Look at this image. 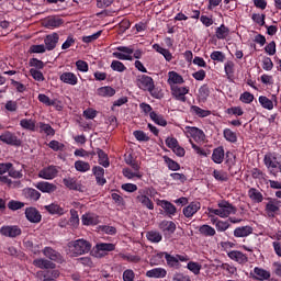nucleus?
Here are the masks:
<instances>
[{"instance_id": "nucleus-54", "label": "nucleus", "mask_w": 281, "mask_h": 281, "mask_svg": "<svg viewBox=\"0 0 281 281\" xmlns=\"http://www.w3.org/2000/svg\"><path fill=\"white\" fill-rule=\"evenodd\" d=\"M40 133H45L47 136H54L55 130L48 123H38Z\"/></svg>"}, {"instance_id": "nucleus-34", "label": "nucleus", "mask_w": 281, "mask_h": 281, "mask_svg": "<svg viewBox=\"0 0 281 281\" xmlns=\"http://www.w3.org/2000/svg\"><path fill=\"white\" fill-rule=\"evenodd\" d=\"M123 177L127 178L128 180H132L134 178L142 179L144 177V173L139 169H130V167H125L123 169Z\"/></svg>"}, {"instance_id": "nucleus-53", "label": "nucleus", "mask_w": 281, "mask_h": 281, "mask_svg": "<svg viewBox=\"0 0 281 281\" xmlns=\"http://www.w3.org/2000/svg\"><path fill=\"white\" fill-rule=\"evenodd\" d=\"M251 21L254 23H256L257 25H259L260 27L266 26V14L262 13H252L251 14Z\"/></svg>"}, {"instance_id": "nucleus-50", "label": "nucleus", "mask_w": 281, "mask_h": 281, "mask_svg": "<svg viewBox=\"0 0 281 281\" xmlns=\"http://www.w3.org/2000/svg\"><path fill=\"white\" fill-rule=\"evenodd\" d=\"M146 237H147V240L154 244H159L162 240V235L157 231L147 232Z\"/></svg>"}, {"instance_id": "nucleus-19", "label": "nucleus", "mask_w": 281, "mask_h": 281, "mask_svg": "<svg viewBox=\"0 0 281 281\" xmlns=\"http://www.w3.org/2000/svg\"><path fill=\"white\" fill-rule=\"evenodd\" d=\"M227 257L238 265H245L248 262V256L238 250L227 252Z\"/></svg>"}, {"instance_id": "nucleus-23", "label": "nucleus", "mask_w": 281, "mask_h": 281, "mask_svg": "<svg viewBox=\"0 0 281 281\" xmlns=\"http://www.w3.org/2000/svg\"><path fill=\"white\" fill-rule=\"evenodd\" d=\"M35 188L37 190H40L41 192L48 193V194H52V193L56 192V190H57L56 184H53V182H45V181L37 182L35 184Z\"/></svg>"}, {"instance_id": "nucleus-48", "label": "nucleus", "mask_w": 281, "mask_h": 281, "mask_svg": "<svg viewBox=\"0 0 281 281\" xmlns=\"http://www.w3.org/2000/svg\"><path fill=\"white\" fill-rule=\"evenodd\" d=\"M63 183L69 190L78 191L80 189V184H78L77 178H64Z\"/></svg>"}, {"instance_id": "nucleus-47", "label": "nucleus", "mask_w": 281, "mask_h": 281, "mask_svg": "<svg viewBox=\"0 0 281 281\" xmlns=\"http://www.w3.org/2000/svg\"><path fill=\"white\" fill-rule=\"evenodd\" d=\"M38 101L46 106H56L57 99H50L45 93H40L37 97Z\"/></svg>"}, {"instance_id": "nucleus-20", "label": "nucleus", "mask_w": 281, "mask_h": 281, "mask_svg": "<svg viewBox=\"0 0 281 281\" xmlns=\"http://www.w3.org/2000/svg\"><path fill=\"white\" fill-rule=\"evenodd\" d=\"M25 216L29 222L34 224H38L42 221V215L35 207H27L25 210Z\"/></svg>"}, {"instance_id": "nucleus-62", "label": "nucleus", "mask_w": 281, "mask_h": 281, "mask_svg": "<svg viewBox=\"0 0 281 281\" xmlns=\"http://www.w3.org/2000/svg\"><path fill=\"white\" fill-rule=\"evenodd\" d=\"M60 276V272L58 270H52V271H45L43 277H44V280H54V279H57L59 278Z\"/></svg>"}, {"instance_id": "nucleus-17", "label": "nucleus", "mask_w": 281, "mask_h": 281, "mask_svg": "<svg viewBox=\"0 0 281 281\" xmlns=\"http://www.w3.org/2000/svg\"><path fill=\"white\" fill-rule=\"evenodd\" d=\"M186 128H187V134H189L195 143H202L205 140V134L203 130H199V127H186Z\"/></svg>"}, {"instance_id": "nucleus-1", "label": "nucleus", "mask_w": 281, "mask_h": 281, "mask_svg": "<svg viewBox=\"0 0 281 281\" xmlns=\"http://www.w3.org/2000/svg\"><path fill=\"white\" fill-rule=\"evenodd\" d=\"M117 52H113V57L119 60L133 61V59L139 60L144 56L145 52L143 48H134L133 45L130 46H117Z\"/></svg>"}, {"instance_id": "nucleus-8", "label": "nucleus", "mask_w": 281, "mask_h": 281, "mask_svg": "<svg viewBox=\"0 0 281 281\" xmlns=\"http://www.w3.org/2000/svg\"><path fill=\"white\" fill-rule=\"evenodd\" d=\"M155 85V80L151 76L148 75H138L136 76V87L143 91L150 90Z\"/></svg>"}, {"instance_id": "nucleus-49", "label": "nucleus", "mask_w": 281, "mask_h": 281, "mask_svg": "<svg viewBox=\"0 0 281 281\" xmlns=\"http://www.w3.org/2000/svg\"><path fill=\"white\" fill-rule=\"evenodd\" d=\"M97 154L99 156V164L104 168L110 167V160L108 154L103 149H97Z\"/></svg>"}, {"instance_id": "nucleus-10", "label": "nucleus", "mask_w": 281, "mask_h": 281, "mask_svg": "<svg viewBox=\"0 0 281 281\" xmlns=\"http://www.w3.org/2000/svg\"><path fill=\"white\" fill-rule=\"evenodd\" d=\"M0 140L7 145L15 147H20L22 144V140H20V138H18V136L13 134V132L9 131L3 132V134L0 135Z\"/></svg>"}, {"instance_id": "nucleus-60", "label": "nucleus", "mask_w": 281, "mask_h": 281, "mask_svg": "<svg viewBox=\"0 0 281 281\" xmlns=\"http://www.w3.org/2000/svg\"><path fill=\"white\" fill-rule=\"evenodd\" d=\"M70 220H69V224L74 227L77 228L80 224V220H79V215L78 212L76 210H71L70 211Z\"/></svg>"}, {"instance_id": "nucleus-15", "label": "nucleus", "mask_w": 281, "mask_h": 281, "mask_svg": "<svg viewBox=\"0 0 281 281\" xmlns=\"http://www.w3.org/2000/svg\"><path fill=\"white\" fill-rule=\"evenodd\" d=\"M258 102L263 109L271 111L274 108L273 102L278 103V97L277 94H271V99H269L267 95H259Z\"/></svg>"}, {"instance_id": "nucleus-22", "label": "nucleus", "mask_w": 281, "mask_h": 281, "mask_svg": "<svg viewBox=\"0 0 281 281\" xmlns=\"http://www.w3.org/2000/svg\"><path fill=\"white\" fill-rule=\"evenodd\" d=\"M158 228L161 229L165 235H172L177 231V225L170 221H162L158 224Z\"/></svg>"}, {"instance_id": "nucleus-41", "label": "nucleus", "mask_w": 281, "mask_h": 281, "mask_svg": "<svg viewBox=\"0 0 281 281\" xmlns=\"http://www.w3.org/2000/svg\"><path fill=\"white\" fill-rule=\"evenodd\" d=\"M149 119H151V121L155 122L158 126L166 127L168 124V121H166V119L161 114H158L156 111H151L149 113Z\"/></svg>"}, {"instance_id": "nucleus-43", "label": "nucleus", "mask_w": 281, "mask_h": 281, "mask_svg": "<svg viewBox=\"0 0 281 281\" xmlns=\"http://www.w3.org/2000/svg\"><path fill=\"white\" fill-rule=\"evenodd\" d=\"M224 72L228 80H232L235 75V63L233 60H227L224 64Z\"/></svg>"}, {"instance_id": "nucleus-18", "label": "nucleus", "mask_w": 281, "mask_h": 281, "mask_svg": "<svg viewBox=\"0 0 281 281\" xmlns=\"http://www.w3.org/2000/svg\"><path fill=\"white\" fill-rule=\"evenodd\" d=\"M200 210V202H191L187 207L182 209V214H184L187 218H192Z\"/></svg>"}, {"instance_id": "nucleus-29", "label": "nucleus", "mask_w": 281, "mask_h": 281, "mask_svg": "<svg viewBox=\"0 0 281 281\" xmlns=\"http://www.w3.org/2000/svg\"><path fill=\"white\" fill-rule=\"evenodd\" d=\"M254 233V228L251 226H241L234 229L233 235L236 238L248 237Z\"/></svg>"}, {"instance_id": "nucleus-55", "label": "nucleus", "mask_w": 281, "mask_h": 281, "mask_svg": "<svg viewBox=\"0 0 281 281\" xmlns=\"http://www.w3.org/2000/svg\"><path fill=\"white\" fill-rule=\"evenodd\" d=\"M210 58L213 61L224 63L226 60V55L222 50H213L210 54Z\"/></svg>"}, {"instance_id": "nucleus-51", "label": "nucleus", "mask_w": 281, "mask_h": 281, "mask_svg": "<svg viewBox=\"0 0 281 281\" xmlns=\"http://www.w3.org/2000/svg\"><path fill=\"white\" fill-rule=\"evenodd\" d=\"M75 168L78 172H88L91 169L90 162H85V160H76Z\"/></svg>"}, {"instance_id": "nucleus-7", "label": "nucleus", "mask_w": 281, "mask_h": 281, "mask_svg": "<svg viewBox=\"0 0 281 281\" xmlns=\"http://www.w3.org/2000/svg\"><path fill=\"white\" fill-rule=\"evenodd\" d=\"M148 189L138 190V195H136V203H140L143 207L153 211L155 209L154 202L148 198Z\"/></svg>"}, {"instance_id": "nucleus-21", "label": "nucleus", "mask_w": 281, "mask_h": 281, "mask_svg": "<svg viewBox=\"0 0 281 281\" xmlns=\"http://www.w3.org/2000/svg\"><path fill=\"white\" fill-rule=\"evenodd\" d=\"M59 42V35L58 33L48 34L45 38V48L48 52H52L56 48L57 44Z\"/></svg>"}, {"instance_id": "nucleus-37", "label": "nucleus", "mask_w": 281, "mask_h": 281, "mask_svg": "<svg viewBox=\"0 0 281 281\" xmlns=\"http://www.w3.org/2000/svg\"><path fill=\"white\" fill-rule=\"evenodd\" d=\"M151 48H154L156 53L162 55V57H165V60L169 63L172 60V54L168 48L160 46L158 43L151 45Z\"/></svg>"}, {"instance_id": "nucleus-3", "label": "nucleus", "mask_w": 281, "mask_h": 281, "mask_svg": "<svg viewBox=\"0 0 281 281\" xmlns=\"http://www.w3.org/2000/svg\"><path fill=\"white\" fill-rule=\"evenodd\" d=\"M69 251L74 257H79L91 251L92 245L86 239L72 240L68 244Z\"/></svg>"}, {"instance_id": "nucleus-5", "label": "nucleus", "mask_w": 281, "mask_h": 281, "mask_svg": "<svg viewBox=\"0 0 281 281\" xmlns=\"http://www.w3.org/2000/svg\"><path fill=\"white\" fill-rule=\"evenodd\" d=\"M116 246L114 244L100 243L94 246L91 254L93 257L101 259L104 258L108 252L114 251Z\"/></svg>"}, {"instance_id": "nucleus-9", "label": "nucleus", "mask_w": 281, "mask_h": 281, "mask_svg": "<svg viewBox=\"0 0 281 281\" xmlns=\"http://www.w3.org/2000/svg\"><path fill=\"white\" fill-rule=\"evenodd\" d=\"M189 87L171 86V95L176 98V101L187 102V94H189Z\"/></svg>"}, {"instance_id": "nucleus-32", "label": "nucleus", "mask_w": 281, "mask_h": 281, "mask_svg": "<svg viewBox=\"0 0 281 281\" xmlns=\"http://www.w3.org/2000/svg\"><path fill=\"white\" fill-rule=\"evenodd\" d=\"M92 172L95 177L97 183L103 187L106 183V178H104L105 169H103V167H93Z\"/></svg>"}, {"instance_id": "nucleus-58", "label": "nucleus", "mask_w": 281, "mask_h": 281, "mask_svg": "<svg viewBox=\"0 0 281 281\" xmlns=\"http://www.w3.org/2000/svg\"><path fill=\"white\" fill-rule=\"evenodd\" d=\"M125 164H127V166L132 167V170H140V165H139L138 160H135V158H133L132 154H130L128 156L125 157Z\"/></svg>"}, {"instance_id": "nucleus-57", "label": "nucleus", "mask_w": 281, "mask_h": 281, "mask_svg": "<svg viewBox=\"0 0 281 281\" xmlns=\"http://www.w3.org/2000/svg\"><path fill=\"white\" fill-rule=\"evenodd\" d=\"M165 164H167V168L171 171H178L181 169V165L179 162H176V160H172V158H169L168 156H165Z\"/></svg>"}, {"instance_id": "nucleus-36", "label": "nucleus", "mask_w": 281, "mask_h": 281, "mask_svg": "<svg viewBox=\"0 0 281 281\" xmlns=\"http://www.w3.org/2000/svg\"><path fill=\"white\" fill-rule=\"evenodd\" d=\"M247 195L254 203L257 204L262 203L265 200L263 194L255 188H250L247 192Z\"/></svg>"}, {"instance_id": "nucleus-56", "label": "nucleus", "mask_w": 281, "mask_h": 281, "mask_svg": "<svg viewBox=\"0 0 281 281\" xmlns=\"http://www.w3.org/2000/svg\"><path fill=\"white\" fill-rule=\"evenodd\" d=\"M111 69L116 72H124L127 70V67L121 60L114 59L111 63Z\"/></svg>"}, {"instance_id": "nucleus-64", "label": "nucleus", "mask_w": 281, "mask_h": 281, "mask_svg": "<svg viewBox=\"0 0 281 281\" xmlns=\"http://www.w3.org/2000/svg\"><path fill=\"white\" fill-rule=\"evenodd\" d=\"M123 281H135V272L131 269L123 271Z\"/></svg>"}, {"instance_id": "nucleus-16", "label": "nucleus", "mask_w": 281, "mask_h": 281, "mask_svg": "<svg viewBox=\"0 0 281 281\" xmlns=\"http://www.w3.org/2000/svg\"><path fill=\"white\" fill-rule=\"evenodd\" d=\"M65 23L64 19L59 16H48L44 20V26L48 30L60 27Z\"/></svg>"}, {"instance_id": "nucleus-40", "label": "nucleus", "mask_w": 281, "mask_h": 281, "mask_svg": "<svg viewBox=\"0 0 281 281\" xmlns=\"http://www.w3.org/2000/svg\"><path fill=\"white\" fill-rule=\"evenodd\" d=\"M116 93V90L111 86H103L98 89V94L103 98H112Z\"/></svg>"}, {"instance_id": "nucleus-35", "label": "nucleus", "mask_w": 281, "mask_h": 281, "mask_svg": "<svg viewBox=\"0 0 281 281\" xmlns=\"http://www.w3.org/2000/svg\"><path fill=\"white\" fill-rule=\"evenodd\" d=\"M145 276H147V278H151V279H164L167 277V271L164 268H155V269L147 271V273H145Z\"/></svg>"}, {"instance_id": "nucleus-44", "label": "nucleus", "mask_w": 281, "mask_h": 281, "mask_svg": "<svg viewBox=\"0 0 281 281\" xmlns=\"http://www.w3.org/2000/svg\"><path fill=\"white\" fill-rule=\"evenodd\" d=\"M211 222L220 233L226 232L231 227L228 222L218 221L217 218H211Z\"/></svg>"}, {"instance_id": "nucleus-28", "label": "nucleus", "mask_w": 281, "mask_h": 281, "mask_svg": "<svg viewBox=\"0 0 281 281\" xmlns=\"http://www.w3.org/2000/svg\"><path fill=\"white\" fill-rule=\"evenodd\" d=\"M44 209L50 214V215H58L63 216L66 214L65 207L60 206L58 203H52L50 205L44 206Z\"/></svg>"}, {"instance_id": "nucleus-25", "label": "nucleus", "mask_w": 281, "mask_h": 281, "mask_svg": "<svg viewBox=\"0 0 281 281\" xmlns=\"http://www.w3.org/2000/svg\"><path fill=\"white\" fill-rule=\"evenodd\" d=\"M211 159L216 165L223 164V161L225 159V149H224V147H215V149H213V151H212Z\"/></svg>"}, {"instance_id": "nucleus-26", "label": "nucleus", "mask_w": 281, "mask_h": 281, "mask_svg": "<svg viewBox=\"0 0 281 281\" xmlns=\"http://www.w3.org/2000/svg\"><path fill=\"white\" fill-rule=\"evenodd\" d=\"M60 81H63L66 85L77 86L78 77L75 72L65 71L60 75Z\"/></svg>"}, {"instance_id": "nucleus-45", "label": "nucleus", "mask_w": 281, "mask_h": 281, "mask_svg": "<svg viewBox=\"0 0 281 281\" xmlns=\"http://www.w3.org/2000/svg\"><path fill=\"white\" fill-rule=\"evenodd\" d=\"M199 234H201L204 237H214L216 235L215 228L209 226V225H202L198 229Z\"/></svg>"}, {"instance_id": "nucleus-39", "label": "nucleus", "mask_w": 281, "mask_h": 281, "mask_svg": "<svg viewBox=\"0 0 281 281\" xmlns=\"http://www.w3.org/2000/svg\"><path fill=\"white\" fill-rule=\"evenodd\" d=\"M33 265L36 267V268H40V269H55L56 268V265L49 260H46V259H35L33 261Z\"/></svg>"}, {"instance_id": "nucleus-42", "label": "nucleus", "mask_w": 281, "mask_h": 281, "mask_svg": "<svg viewBox=\"0 0 281 281\" xmlns=\"http://www.w3.org/2000/svg\"><path fill=\"white\" fill-rule=\"evenodd\" d=\"M223 137L226 142H228L231 144H235L238 140V136H237L236 132H233V130H229V127H225L223 130Z\"/></svg>"}, {"instance_id": "nucleus-27", "label": "nucleus", "mask_w": 281, "mask_h": 281, "mask_svg": "<svg viewBox=\"0 0 281 281\" xmlns=\"http://www.w3.org/2000/svg\"><path fill=\"white\" fill-rule=\"evenodd\" d=\"M167 82H169V85L172 88V87H178L177 85H183L184 79L179 72L171 70L169 71V79H167Z\"/></svg>"}, {"instance_id": "nucleus-24", "label": "nucleus", "mask_w": 281, "mask_h": 281, "mask_svg": "<svg viewBox=\"0 0 281 281\" xmlns=\"http://www.w3.org/2000/svg\"><path fill=\"white\" fill-rule=\"evenodd\" d=\"M160 207L165 210V215H167L169 218H172L177 214V207L169 201H160Z\"/></svg>"}, {"instance_id": "nucleus-59", "label": "nucleus", "mask_w": 281, "mask_h": 281, "mask_svg": "<svg viewBox=\"0 0 281 281\" xmlns=\"http://www.w3.org/2000/svg\"><path fill=\"white\" fill-rule=\"evenodd\" d=\"M212 176L217 181H228V175L226 171H218L217 169H214Z\"/></svg>"}, {"instance_id": "nucleus-2", "label": "nucleus", "mask_w": 281, "mask_h": 281, "mask_svg": "<svg viewBox=\"0 0 281 281\" xmlns=\"http://www.w3.org/2000/svg\"><path fill=\"white\" fill-rule=\"evenodd\" d=\"M263 165L274 178H277L278 173L281 172V160L279 158V154H276V151L265 154Z\"/></svg>"}, {"instance_id": "nucleus-61", "label": "nucleus", "mask_w": 281, "mask_h": 281, "mask_svg": "<svg viewBox=\"0 0 281 281\" xmlns=\"http://www.w3.org/2000/svg\"><path fill=\"white\" fill-rule=\"evenodd\" d=\"M134 137L138 142H145L146 143V142L150 140L149 136H147V134L145 132H143L142 130H136L134 132Z\"/></svg>"}, {"instance_id": "nucleus-12", "label": "nucleus", "mask_w": 281, "mask_h": 281, "mask_svg": "<svg viewBox=\"0 0 281 281\" xmlns=\"http://www.w3.org/2000/svg\"><path fill=\"white\" fill-rule=\"evenodd\" d=\"M0 234L4 237L16 238L22 235V229L16 225L2 226L0 228Z\"/></svg>"}, {"instance_id": "nucleus-6", "label": "nucleus", "mask_w": 281, "mask_h": 281, "mask_svg": "<svg viewBox=\"0 0 281 281\" xmlns=\"http://www.w3.org/2000/svg\"><path fill=\"white\" fill-rule=\"evenodd\" d=\"M162 256H165V260H167V266H169V268L179 269L180 261H182V262L187 261V258L184 256H180V255L171 256L168 252H162V254L156 255V257H158V259H161Z\"/></svg>"}, {"instance_id": "nucleus-4", "label": "nucleus", "mask_w": 281, "mask_h": 281, "mask_svg": "<svg viewBox=\"0 0 281 281\" xmlns=\"http://www.w3.org/2000/svg\"><path fill=\"white\" fill-rule=\"evenodd\" d=\"M218 209H209V214H214L216 216H220L221 218H226L231 214H236L237 209L232 205L228 201H220L217 202Z\"/></svg>"}, {"instance_id": "nucleus-13", "label": "nucleus", "mask_w": 281, "mask_h": 281, "mask_svg": "<svg viewBox=\"0 0 281 281\" xmlns=\"http://www.w3.org/2000/svg\"><path fill=\"white\" fill-rule=\"evenodd\" d=\"M250 278L257 281H268L271 279V273L262 268L255 267L250 272Z\"/></svg>"}, {"instance_id": "nucleus-38", "label": "nucleus", "mask_w": 281, "mask_h": 281, "mask_svg": "<svg viewBox=\"0 0 281 281\" xmlns=\"http://www.w3.org/2000/svg\"><path fill=\"white\" fill-rule=\"evenodd\" d=\"M23 195L25 199L30 200V201H34V202H37L42 194L36 191L35 189H32V188H26L23 190Z\"/></svg>"}, {"instance_id": "nucleus-63", "label": "nucleus", "mask_w": 281, "mask_h": 281, "mask_svg": "<svg viewBox=\"0 0 281 281\" xmlns=\"http://www.w3.org/2000/svg\"><path fill=\"white\" fill-rule=\"evenodd\" d=\"M25 206V204L23 202H20V201H10L9 204H8V207L11 210V211H18V210H21Z\"/></svg>"}, {"instance_id": "nucleus-46", "label": "nucleus", "mask_w": 281, "mask_h": 281, "mask_svg": "<svg viewBox=\"0 0 281 281\" xmlns=\"http://www.w3.org/2000/svg\"><path fill=\"white\" fill-rule=\"evenodd\" d=\"M191 112L194 113L198 117H207L211 115L210 110L200 108L199 105H191Z\"/></svg>"}, {"instance_id": "nucleus-11", "label": "nucleus", "mask_w": 281, "mask_h": 281, "mask_svg": "<svg viewBox=\"0 0 281 281\" xmlns=\"http://www.w3.org/2000/svg\"><path fill=\"white\" fill-rule=\"evenodd\" d=\"M268 203L265 206V212L268 216L273 217L280 211V201L272 198L266 199Z\"/></svg>"}, {"instance_id": "nucleus-31", "label": "nucleus", "mask_w": 281, "mask_h": 281, "mask_svg": "<svg viewBox=\"0 0 281 281\" xmlns=\"http://www.w3.org/2000/svg\"><path fill=\"white\" fill-rule=\"evenodd\" d=\"M43 254L46 258L50 259L52 261H56V262L63 261L61 255L50 247H45L43 250Z\"/></svg>"}, {"instance_id": "nucleus-52", "label": "nucleus", "mask_w": 281, "mask_h": 281, "mask_svg": "<svg viewBox=\"0 0 281 281\" xmlns=\"http://www.w3.org/2000/svg\"><path fill=\"white\" fill-rule=\"evenodd\" d=\"M20 125L24 130L31 131V132H35V128H36V123L35 121H32V119H22V121L20 122Z\"/></svg>"}, {"instance_id": "nucleus-14", "label": "nucleus", "mask_w": 281, "mask_h": 281, "mask_svg": "<svg viewBox=\"0 0 281 281\" xmlns=\"http://www.w3.org/2000/svg\"><path fill=\"white\" fill-rule=\"evenodd\" d=\"M58 169L55 165H49V167H44L41 169L38 177L45 180H53L57 177Z\"/></svg>"}, {"instance_id": "nucleus-33", "label": "nucleus", "mask_w": 281, "mask_h": 281, "mask_svg": "<svg viewBox=\"0 0 281 281\" xmlns=\"http://www.w3.org/2000/svg\"><path fill=\"white\" fill-rule=\"evenodd\" d=\"M81 222L85 226H95L100 223L99 216L93 213H87L81 217Z\"/></svg>"}, {"instance_id": "nucleus-30", "label": "nucleus", "mask_w": 281, "mask_h": 281, "mask_svg": "<svg viewBox=\"0 0 281 281\" xmlns=\"http://www.w3.org/2000/svg\"><path fill=\"white\" fill-rule=\"evenodd\" d=\"M231 34V30L228 26H226L224 23H222L220 26L215 29V37L218 41L226 40Z\"/></svg>"}]
</instances>
